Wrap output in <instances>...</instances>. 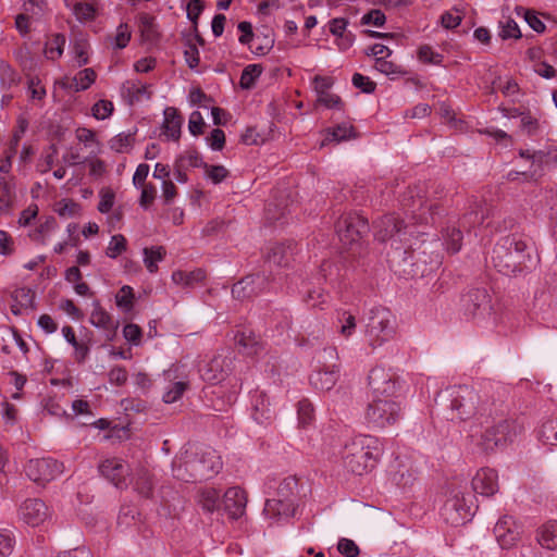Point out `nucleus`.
I'll list each match as a JSON object with an SVG mask.
<instances>
[{
	"label": "nucleus",
	"instance_id": "c85d7f7f",
	"mask_svg": "<svg viewBox=\"0 0 557 557\" xmlns=\"http://www.w3.org/2000/svg\"><path fill=\"white\" fill-rule=\"evenodd\" d=\"M234 341L238 350L244 355L253 356L261 350V345L251 331H238L234 336Z\"/></svg>",
	"mask_w": 557,
	"mask_h": 557
},
{
	"label": "nucleus",
	"instance_id": "603ef678",
	"mask_svg": "<svg viewBox=\"0 0 557 557\" xmlns=\"http://www.w3.org/2000/svg\"><path fill=\"white\" fill-rule=\"evenodd\" d=\"M134 140V134L121 133L110 140V147L119 153L127 152L132 148Z\"/></svg>",
	"mask_w": 557,
	"mask_h": 557
},
{
	"label": "nucleus",
	"instance_id": "37998d69",
	"mask_svg": "<svg viewBox=\"0 0 557 557\" xmlns=\"http://www.w3.org/2000/svg\"><path fill=\"white\" fill-rule=\"evenodd\" d=\"M174 163L182 164L184 170H189L193 168H203L205 161L202 160V157L200 153L196 150H187L184 153L180 154Z\"/></svg>",
	"mask_w": 557,
	"mask_h": 557
},
{
	"label": "nucleus",
	"instance_id": "7c9ffc66",
	"mask_svg": "<svg viewBox=\"0 0 557 557\" xmlns=\"http://www.w3.org/2000/svg\"><path fill=\"white\" fill-rule=\"evenodd\" d=\"M519 156L523 159L531 161L530 170L522 172L521 174L527 175L530 178H534L535 176L541 174L543 164L546 161L548 154L542 150L530 151L520 149Z\"/></svg>",
	"mask_w": 557,
	"mask_h": 557
},
{
	"label": "nucleus",
	"instance_id": "b1692460",
	"mask_svg": "<svg viewBox=\"0 0 557 557\" xmlns=\"http://www.w3.org/2000/svg\"><path fill=\"white\" fill-rule=\"evenodd\" d=\"M224 508L232 519L240 518L246 510L247 494L238 486L230 487L224 493Z\"/></svg>",
	"mask_w": 557,
	"mask_h": 557
},
{
	"label": "nucleus",
	"instance_id": "c9c22d12",
	"mask_svg": "<svg viewBox=\"0 0 557 557\" xmlns=\"http://www.w3.org/2000/svg\"><path fill=\"white\" fill-rule=\"evenodd\" d=\"M493 426L499 436H504V444L511 442L522 431V426L512 419L502 420Z\"/></svg>",
	"mask_w": 557,
	"mask_h": 557
},
{
	"label": "nucleus",
	"instance_id": "09e8293b",
	"mask_svg": "<svg viewBox=\"0 0 557 557\" xmlns=\"http://www.w3.org/2000/svg\"><path fill=\"white\" fill-rule=\"evenodd\" d=\"M297 414L299 424L307 426L314 420V409L308 399H301L297 405Z\"/></svg>",
	"mask_w": 557,
	"mask_h": 557
},
{
	"label": "nucleus",
	"instance_id": "f03ea898",
	"mask_svg": "<svg viewBox=\"0 0 557 557\" xmlns=\"http://www.w3.org/2000/svg\"><path fill=\"white\" fill-rule=\"evenodd\" d=\"M450 420L471 422L472 426L488 424L493 419L492 404L471 386L456 385L447 389Z\"/></svg>",
	"mask_w": 557,
	"mask_h": 557
},
{
	"label": "nucleus",
	"instance_id": "774afa93",
	"mask_svg": "<svg viewBox=\"0 0 557 557\" xmlns=\"http://www.w3.org/2000/svg\"><path fill=\"white\" fill-rule=\"evenodd\" d=\"M317 101L327 109H344V102L341 99V97L332 92H325L323 95H320Z\"/></svg>",
	"mask_w": 557,
	"mask_h": 557
},
{
	"label": "nucleus",
	"instance_id": "4d7b16f0",
	"mask_svg": "<svg viewBox=\"0 0 557 557\" xmlns=\"http://www.w3.org/2000/svg\"><path fill=\"white\" fill-rule=\"evenodd\" d=\"M55 212L62 218H73L81 213V206L72 200H61L55 203Z\"/></svg>",
	"mask_w": 557,
	"mask_h": 557
},
{
	"label": "nucleus",
	"instance_id": "f8f14e48",
	"mask_svg": "<svg viewBox=\"0 0 557 557\" xmlns=\"http://www.w3.org/2000/svg\"><path fill=\"white\" fill-rule=\"evenodd\" d=\"M273 280L274 276L265 272L247 275L233 285L232 295L239 300L251 299L269 292Z\"/></svg>",
	"mask_w": 557,
	"mask_h": 557
},
{
	"label": "nucleus",
	"instance_id": "0e129e2a",
	"mask_svg": "<svg viewBox=\"0 0 557 557\" xmlns=\"http://www.w3.org/2000/svg\"><path fill=\"white\" fill-rule=\"evenodd\" d=\"M184 55L186 63L190 69H196L198 66L200 62L199 50L197 48V45L191 39H188L186 42Z\"/></svg>",
	"mask_w": 557,
	"mask_h": 557
},
{
	"label": "nucleus",
	"instance_id": "e433bc0d",
	"mask_svg": "<svg viewBox=\"0 0 557 557\" xmlns=\"http://www.w3.org/2000/svg\"><path fill=\"white\" fill-rule=\"evenodd\" d=\"M165 256V249L162 246L144 248V262L150 273L158 270V262Z\"/></svg>",
	"mask_w": 557,
	"mask_h": 557
},
{
	"label": "nucleus",
	"instance_id": "412c9836",
	"mask_svg": "<svg viewBox=\"0 0 557 557\" xmlns=\"http://www.w3.org/2000/svg\"><path fill=\"white\" fill-rule=\"evenodd\" d=\"M178 371L180 367H172L164 372L165 379L170 382L162 397L166 404H173L178 400L188 387V382L185 380V376L178 374Z\"/></svg>",
	"mask_w": 557,
	"mask_h": 557
},
{
	"label": "nucleus",
	"instance_id": "9d476101",
	"mask_svg": "<svg viewBox=\"0 0 557 557\" xmlns=\"http://www.w3.org/2000/svg\"><path fill=\"white\" fill-rule=\"evenodd\" d=\"M473 515L472 496L466 497L462 491L453 490L442 507L445 521L451 525H460L469 521Z\"/></svg>",
	"mask_w": 557,
	"mask_h": 557
},
{
	"label": "nucleus",
	"instance_id": "9b49d317",
	"mask_svg": "<svg viewBox=\"0 0 557 557\" xmlns=\"http://www.w3.org/2000/svg\"><path fill=\"white\" fill-rule=\"evenodd\" d=\"M335 227L339 242L346 249H351L355 245H358L360 239L369 232L367 220L352 213L342 215Z\"/></svg>",
	"mask_w": 557,
	"mask_h": 557
},
{
	"label": "nucleus",
	"instance_id": "a19ab883",
	"mask_svg": "<svg viewBox=\"0 0 557 557\" xmlns=\"http://www.w3.org/2000/svg\"><path fill=\"white\" fill-rule=\"evenodd\" d=\"M220 493L213 487H206L199 492V504L202 509L208 512H213L219 505Z\"/></svg>",
	"mask_w": 557,
	"mask_h": 557
},
{
	"label": "nucleus",
	"instance_id": "69168bd1",
	"mask_svg": "<svg viewBox=\"0 0 557 557\" xmlns=\"http://www.w3.org/2000/svg\"><path fill=\"white\" fill-rule=\"evenodd\" d=\"M124 338L134 346H138L141 342V329L134 323H128L123 327Z\"/></svg>",
	"mask_w": 557,
	"mask_h": 557
},
{
	"label": "nucleus",
	"instance_id": "dca6fc26",
	"mask_svg": "<svg viewBox=\"0 0 557 557\" xmlns=\"http://www.w3.org/2000/svg\"><path fill=\"white\" fill-rule=\"evenodd\" d=\"M20 519L30 527H39L50 517L48 506L39 498L25 499L18 509Z\"/></svg>",
	"mask_w": 557,
	"mask_h": 557
},
{
	"label": "nucleus",
	"instance_id": "aec40b11",
	"mask_svg": "<svg viewBox=\"0 0 557 557\" xmlns=\"http://www.w3.org/2000/svg\"><path fill=\"white\" fill-rule=\"evenodd\" d=\"M472 488L482 496H493L498 492V475L494 469L482 468L472 479Z\"/></svg>",
	"mask_w": 557,
	"mask_h": 557
},
{
	"label": "nucleus",
	"instance_id": "a878e982",
	"mask_svg": "<svg viewBox=\"0 0 557 557\" xmlns=\"http://www.w3.org/2000/svg\"><path fill=\"white\" fill-rule=\"evenodd\" d=\"M224 360L221 357H213L199 368L201 379L210 384H216L224 380L226 373L223 369Z\"/></svg>",
	"mask_w": 557,
	"mask_h": 557
},
{
	"label": "nucleus",
	"instance_id": "864d4df0",
	"mask_svg": "<svg viewBox=\"0 0 557 557\" xmlns=\"http://www.w3.org/2000/svg\"><path fill=\"white\" fill-rule=\"evenodd\" d=\"M499 26V37L502 39H519L521 37L518 24L512 18L507 17L505 21H500Z\"/></svg>",
	"mask_w": 557,
	"mask_h": 557
},
{
	"label": "nucleus",
	"instance_id": "f257e3e1",
	"mask_svg": "<svg viewBox=\"0 0 557 557\" xmlns=\"http://www.w3.org/2000/svg\"><path fill=\"white\" fill-rule=\"evenodd\" d=\"M221 456L208 446H190L172 463L173 475L183 482H197L215 476L222 469Z\"/></svg>",
	"mask_w": 557,
	"mask_h": 557
},
{
	"label": "nucleus",
	"instance_id": "f3484780",
	"mask_svg": "<svg viewBox=\"0 0 557 557\" xmlns=\"http://www.w3.org/2000/svg\"><path fill=\"white\" fill-rule=\"evenodd\" d=\"M100 474L110 481L116 488L123 490L128 486V466L119 458H110L102 461L99 467Z\"/></svg>",
	"mask_w": 557,
	"mask_h": 557
},
{
	"label": "nucleus",
	"instance_id": "ea45409f",
	"mask_svg": "<svg viewBox=\"0 0 557 557\" xmlns=\"http://www.w3.org/2000/svg\"><path fill=\"white\" fill-rule=\"evenodd\" d=\"M263 67L261 64H249L247 65L240 75L239 85L243 89H251L255 86L256 81L262 74Z\"/></svg>",
	"mask_w": 557,
	"mask_h": 557
},
{
	"label": "nucleus",
	"instance_id": "cd10ccee",
	"mask_svg": "<svg viewBox=\"0 0 557 557\" xmlns=\"http://www.w3.org/2000/svg\"><path fill=\"white\" fill-rule=\"evenodd\" d=\"M183 123V117L177 111V109L173 107H168L164 110V121H163V134L168 136V138L173 140H178L181 136V127Z\"/></svg>",
	"mask_w": 557,
	"mask_h": 557
},
{
	"label": "nucleus",
	"instance_id": "79ce46f5",
	"mask_svg": "<svg viewBox=\"0 0 557 557\" xmlns=\"http://www.w3.org/2000/svg\"><path fill=\"white\" fill-rule=\"evenodd\" d=\"M503 444H504V436H499L493 425L486 428L484 433L481 435V441L479 442V445L485 451H492L496 447H498Z\"/></svg>",
	"mask_w": 557,
	"mask_h": 557
},
{
	"label": "nucleus",
	"instance_id": "bf43d9fd",
	"mask_svg": "<svg viewBox=\"0 0 557 557\" xmlns=\"http://www.w3.org/2000/svg\"><path fill=\"white\" fill-rule=\"evenodd\" d=\"M206 176L213 183L219 184L228 176V170L223 165H209L205 163Z\"/></svg>",
	"mask_w": 557,
	"mask_h": 557
},
{
	"label": "nucleus",
	"instance_id": "72a5a7b5",
	"mask_svg": "<svg viewBox=\"0 0 557 557\" xmlns=\"http://www.w3.org/2000/svg\"><path fill=\"white\" fill-rule=\"evenodd\" d=\"M206 278V272L201 269H197L190 272L175 271L172 274V280L177 285L186 287H194L198 283H202Z\"/></svg>",
	"mask_w": 557,
	"mask_h": 557
},
{
	"label": "nucleus",
	"instance_id": "6ab92c4d",
	"mask_svg": "<svg viewBox=\"0 0 557 557\" xmlns=\"http://www.w3.org/2000/svg\"><path fill=\"white\" fill-rule=\"evenodd\" d=\"M494 534L503 548H510L520 537V528L511 516L506 515L496 522Z\"/></svg>",
	"mask_w": 557,
	"mask_h": 557
},
{
	"label": "nucleus",
	"instance_id": "393cba45",
	"mask_svg": "<svg viewBox=\"0 0 557 557\" xmlns=\"http://www.w3.org/2000/svg\"><path fill=\"white\" fill-rule=\"evenodd\" d=\"M338 373L337 363L321 366L310 375V383L315 389L330 391L336 384Z\"/></svg>",
	"mask_w": 557,
	"mask_h": 557
},
{
	"label": "nucleus",
	"instance_id": "5fc2aeb1",
	"mask_svg": "<svg viewBox=\"0 0 557 557\" xmlns=\"http://www.w3.org/2000/svg\"><path fill=\"white\" fill-rule=\"evenodd\" d=\"M12 297L21 308L27 309L34 307L35 294L30 288H17L13 292Z\"/></svg>",
	"mask_w": 557,
	"mask_h": 557
},
{
	"label": "nucleus",
	"instance_id": "8fccbe9b",
	"mask_svg": "<svg viewBox=\"0 0 557 557\" xmlns=\"http://www.w3.org/2000/svg\"><path fill=\"white\" fill-rule=\"evenodd\" d=\"M352 134L354 127L347 123H343L337 125L336 127L329 129L325 140L341 143L343 140L351 138Z\"/></svg>",
	"mask_w": 557,
	"mask_h": 557
},
{
	"label": "nucleus",
	"instance_id": "4be33fe9",
	"mask_svg": "<svg viewBox=\"0 0 557 557\" xmlns=\"http://www.w3.org/2000/svg\"><path fill=\"white\" fill-rule=\"evenodd\" d=\"M375 238L385 242L397 234H406L408 225L399 220L395 214H387L375 223Z\"/></svg>",
	"mask_w": 557,
	"mask_h": 557
},
{
	"label": "nucleus",
	"instance_id": "6e6d98bb",
	"mask_svg": "<svg viewBox=\"0 0 557 557\" xmlns=\"http://www.w3.org/2000/svg\"><path fill=\"white\" fill-rule=\"evenodd\" d=\"M126 238L122 234L113 235L107 247L106 255L111 259H115L126 250Z\"/></svg>",
	"mask_w": 557,
	"mask_h": 557
},
{
	"label": "nucleus",
	"instance_id": "c756f323",
	"mask_svg": "<svg viewBox=\"0 0 557 557\" xmlns=\"http://www.w3.org/2000/svg\"><path fill=\"white\" fill-rule=\"evenodd\" d=\"M292 249L284 244H274L267 253V264L269 268L272 265L287 267L292 260Z\"/></svg>",
	"mask_w": 557,
	"mask_h": 557
},
{
	"label": "nucleus",
	"instance_id": "a211bd4d",
	"mask_svg": "<svg viewBox=\"0 0 557 557\" xmlns=\"http://www.w3.org/2000/svg\"><path fill=\"white\" fill-rule=\"evenodd\" d=\"M250 404L251 417L258 424L268 425L274 420L275 412L264 392L253 391L250 396Z\"/></svg>",
	"mask_w": 557,
	"mask_h": 557
},
{
	"label": "nucleus",
	"instance_id": "5701e85b",
	"mask_svg": "<svg viewBox=\"0 0 557 557\" xmlns=\"http://www.w3.org/2000/svg\"><path fill=\"white\" fill-rule=\"evenodd\" d=\"M89 322L97 329L104 332L107 341H112L116 335L119 322L115 321L98 301L94 302V309L90 313Z\"/></svg>",
	"mask_w": 557,
	"mask_h": 557
},
{
	"label": "nucleus",
	"instance_id": "4468645a",
	"mask_svg": "<svg viewBox=\"0 0 557 557\" xmlns=\"http://www.w3.org/2000/svg\"><path fill=\"white\" fill-rule=\"evenodd\" d=\"M277 498L268 499L264 505L265 511H272L274 506L282 507V513H294L298 496V480L295 476L284 478L276 490Z\"/></svg>",
	"mask_w": 557,
	"mask_h": 557
},
{
	"label": "nucleus",
	"instance_id": "58836bf2",
	"mask_svg": "<svg viewBox=\"0 0 557 557\" xmlns=\"http://www.w3.org/2000/svg\"><path fill=\"white\" fill-rule=\"evenodd\" d=\"M122 89L131 102L139 101L144 96L150 97L148 86L138 81H126Z\"/></svg>",
	"mask_w": 557,
	"mask_h": 557
},
{
	"label": "nucleus",
	"instance_id": "2f4dec72",
	"mask_svg": "<svg viewBox=\"0 0 557 557\" xmlns=\"http://www.w3.org/2000/svg\"><path fill=\"white\" fill-rule=\"evenodd\" d=\"M537 542L547 549L557 547V521H548L537 531Z\"/></svg>",
	"mask_w": 557,
	"mask_h": 557
},
{
	"label": "nucleus",
	"instance_id": "6e6552de",
	"mask_svg": "<svg viewBox=\"0 0 557 557\" xmlns=\"http://www.w3.org/2000/svg\"><path fill=\"white\" fill-rule=\"evenodd\" d=\"M403 207L418 224L435 223L438 205L425 195L424 185L409 187L401 198Z\"/></svg>",
	"mask_w": 557,
	"mask_h": 557
},
{
	"label": "nucleus",
	"instance_id": "49530a36",
	"mask_svg": "<svg viewBox=\"0 0 557 557\" xmlns=\"http://www.w3.org/2000/svg\"><path fill=\"white\" fill-rule=\"evenodd\" d=\"M337 321L339 323L338 332L344 337H349L354 334L357 322L354 314L347 311H342L337 313Z\"/></svg>",
	"mask_w": 557,
	"mask_h": 557
},
{
	"label": "nucleus",
	"instance_id": "c03bdc74",
	"mask_svg": "<svg viewBox=\"0 0 557 557\" xmlns=\"http://www.w3.org/2000/svg\"><path fill=\"white\" fill-rule=\"evenodd\" d=\"M65 46V36L62 34H55L46 44L45 53L48 59L55 60L63 53Z\"/></svg>",
	"mask_w": 557,
	"mask_h": 557
},
{
	"label": "nucleus",
	"instance_id": "052dcab7",
	"mask_svg": "<svg viewBox=\"0 0 557 557\" xmlns=\"http://www.w3.org/2000/svg\"><path fill=\"white\" fill-rule=\"evenodd\" d=\"M114 110L113 103L109 100H99L92 106V115L97 120L108 119Z\"/></svg>",
	"mask_w": 557,
	"mask_h": 557
},
{
	"label": "nucleus",
	"instance_id": "20e7f679",
	"mask_svg": "<svg viewBox=\"0 0 557 557\" xmlns=\"http://www.w3.org/2000/svg\"><path fill=\"white\" fill-rule=\"evenodd\" d=\"M382 455L379 438L371 435H358L345 444L343 461L345 468L358 475L371 471Z\"/></svg>",
	"mask_w": 557,
	"mask_h": 557
},
{
	"label": "nucleus",
	"instance_id": "338daca9",
	"mask_svg": "<svg viewBox=\"0 0 557 557\" xmlns=\"http://www.w3.org/2000/svg\"><path fill=\"white\" fill-rule=\"evenodd\" d=\"M352 85L363 92L371 94L375 90L376 84L372 82L368 76L360 73H355L351 79Z\"/></svg>",
	"mask_w": 557,
	"mask_h": 557
},
{
	"label": "nucleus",
	"instance_id": "473e14b6",
	"mask_svg": "<svg viewBox=\"0 0 557 557\" xmlns=\"http://www.w3.org/2000/svg\"><path fill=\"white\" fill-rule=\"evenodd\" d=\"M134 490L143 497H150L153 492V481L150 472L144 468L138 469L134 476Z\"/></svg>",
	"mask_w": 557,
	"mask_h": 557
},
{
	"label": "nucleus",
	"instance_id": "680f3d73",
	"mask_svg": "<svg viewBox=\"0 0 557 557\" xmlns=\"http://www.w3.org/2000/svg\"><path fill=\"white\" fill-rule=\"evenodd\" d=\"M74 14L78 21H92L96 16V10L90 3L78 2L74 5Z\"/></svg>",
	"mask_w": 557,
	"mask_h": 557
},
{
	"label": "nucleus",
	"instance_id": "2eb2a0df",
	"mask_svg": "<svg viewBox=\"0 0 557 557\" xmlns=\"http://www.w3.org/2000/svg\"><path fill=\"white\" fill-rule=\"evenodd\" d=\"M63 470V463L52 458L30 459L25 467L26 475L38 484L54 480Z\"/></svg>",
	"mask_w": 557,
	"mask_h": 557
},
{
	"label": "nucleus",
	"instance_id": "1a4fd4ad",
	"mask_svg": "<svg viewBox=\"0 0 557 557\" xmlns=\"http://www.w3.org/2000/svg\"><path fill=\"white\" fill-rule=\"evenodd\" d=\"M401 418L403 407L398 398L372 397L366 409V420L373 428L394 425Z\"/></svg>",
	"mask_w": 557,
	"mask_h": 557
},
{
	"label": "nucleus",
	"instance_id": "423d86ee",
	"mask_svg": "<svg viewBox=\"0 0 557 557\" xmlns=\"http://www.w3.org/2000/svg\"><path fill=\"white\" fill-rule=\"evenodd\" d=\"M461 311L468 321L478 324L488 320L493 312V297L485 286L470 287L461 297Z\"/></svg>",
	"mask_w": 557,
	"mask_h": 557
},
{
	"label": "nucleus",
	"instance_id": "de8ad7c7",
	"mask_svg": "<svg viewBox=\"0 0 557 557\" xmlns=\"http://www.w3.org/2000/svg\"><path fill=\"white\" fill-rule=\"evenodd\" d=\"M15 546V535L10 529L0 528V557H9Z\"/></svg>",
	"mask_w": 557,
	"mask_h": 557
},
{
	"label": "nucleus",
	"instance_id": "13d9d810",
	"mask_svg": "<svg viewBox=\"0 0 557 557\" xmlns=\"http://www.w3.org/2000/svg\"><path fill=\"white\" fill-rule=\"evenodd\" d=\"M416 480V472L409 468L401 467L393 474V481L399 487L411 486Z\"/></svg>",
	"mask_w": 557,
	"mask_h": 557
},
{
	"label": "nucleus",
	"instance_id": "4c0bfd02",
	"mask_svg": "<svg viewBox=\"0 0 557 557\" xmlns=\"http://www.w3.org/2000/svg\"><path fill=\"white\" fill-rule=\"evenodd\" d=\"M443 239L447 251L450 253H456L461 248L462 233L455 226H448L443 231Z\"/></svg>",
	"mask_w": 557,
	"mask_h": 557
},
{
	"label": "nucleus",
	"instance_id": "0eeeda50",
	"mask_svg": "<svg viewBox=\"0 0 557 557\" xmlns=\"http://www.w3.org/2000/svg\"><path fill=\"white\" fill-rule=\"evenodd\" d=\"M396 332V319L387 308H374L370 311L366 326L368 345L375 349L391 341Z\"/></svg>",
	"mask_w": 557,
	"mask_h": 557
},
{
	"label": "nucleus",
	"instance_id": "bb28decb",
	"mask_svg": "<svg viewBox=\"0 0 557 557\" xmlns=\"http://www.w3.org/2000/svg\"><path fill=\"white\" fill-rule=\"evenodd\" d=\"M97 74L91 67L79 71L73 78H65L61 85L63 88L75 92L88 89L96 81Z\"/></svg>",
	"mask_w": 557,
	"mask_h": 557
},
{
	"label": "nucleus",
	"instance_id": "e2e57ef3",
	"mask_svg": "<svg viewBox=\"0 0 557 557\" xmlns=\"http://www.w3.org/2000/svg\"><path fill=\"white\" fill-rule=\"evenodd\" d=\"M386 16L381 10L373 9L366 13L362 17L360 23L362 25H372L375 27H381L385 24Z\"/></svg>",
	"mask_w": 557,
	"mask_h": 557
},
{
	"label": "nucleus",
	"instance_id": "7ed1b4c3",
	"mask_svg": "<svg viewBox=\"0 0 557 557\" xmlns=\"http://www.w3.org/2000/svg\"><path fill=\"white\" fill-rule=\"evenodd\" d=\"M491 259L499 273L507 276L517 275L527 268V262L531 260L529 244L519 234L503 236L495 244Z\"/></svg>",
	"mask_w": 557,
	"mask_h": 557
},
{
	"label": "nucleus",
	"instance_id": "3c124183",
	"mask_svg": "<svg viewBox=\"0 0 557 557\" xmlns=\"http://www.w3.org/2000/svg\"><path fill=\"white\" fill-rule=\"evenodd\" d=\"M544 444L557 446V419L546 421L540 431Z\"/></svg>",
	"mask_w": 557,
	"mask_h": 557
},
{
	"label": "nucleus",
	"instance_id": "a18cd8bd",
	"mask_svg": "<svg viewBox=\"0 0 557 557\" xmlns=\"http://www.w3.org/2000/svg\"><path fill=\"white\" fill-rule=\"evenodd\" d=\"M134 290L131 286H122L115 295V304L124 312H128L134 306Z\"/></svg>",
	"mask_w": 557,
	"mask_h": 557
},
{
	"label": "nucleus",
	"instance_id": "ddd939ff",
	"mask_svg": "<svg viewBox=\"0 0 557 557\" xmlns=\"http://www.w3.org/2000/svg\"><path fill=\"white\" fill-rule=\"evenodd\" d=\"M369 386L372 391V397L398 398V377L391 370L382 367H374L368 376Z\"/></svg>",
	"mask_w": 557,
	"mask_h": 557
},
{
	"label": "nucleus",
	"instance_id": "f704fd0d",
	"mask_svg": "<svg viewBox=\"0 0 557 557\" xmlns=\"http://www.w3.org/2000/svg\"><path fill=\"white\" fill-rule=\"evenodd\" d=\"M490 216H494L493 209L488 207L479 206L476 209L471 210L467 214L463 215L461 220V224L463 227H471L474 225H481L485 221V219H488Z\"/></svg>",
	"mask_w": 557,
	"mask_h": 557
},
{
	"label": "nucleus",
	"instance_id": "39448f33",
	"mask_svg": "<svg viewBox=\"0 0 557 557\" xmlns=\"http://www.w3.org/2000/svg\"><path fill=\"white\" fill-rule=\"evenodd\" d=\"M437 248L438 244L436 240L429 243L423 242L418 248L412 249L410 252L407 250L400 251L397 248L392 256L391 262H395L398 258L404 256V272H407L413 277H424L434 272L442 263V255Z\"/></svg>",
	"mask_w": 557,
	"mask_h": 557
}]
</instances>
